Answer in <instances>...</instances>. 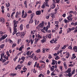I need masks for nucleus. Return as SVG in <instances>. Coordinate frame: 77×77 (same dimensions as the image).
Instances as JSON below:
<instances>
[{
  "label": "nucleus",
  "mask_w": 77,
  "mask_h": 77,
  "mask_svg": "<svg viewBox=\"0 0 77 77\" xmlns=\"http://www.w3.org/2000/svg\"><path fill=\"white\" fill-rule=\"evenodd\" d=\"M49 73H50V71H49V70H48L47 71V74H49Z\"/></svg>",
  "instance_id": "680f3d73"
},
{
  "label": "nucleus",
  "mask_w": 77,
  "mask_h": 77,
  "mask_svg": "<svg viewBox=\"0 0 77 77\" xmlns=\"http://www.w3.org/2000/svg\"><path fill=\"white\" fill-rule=\"evenodd\" d=\"M1 21H2V23H5V20L2 17L0 19V22H1Z\"/></svg>",
  "instance_id": "39448f33"
},
{
  "label": "nucleus",
  "mask_w": 77,
  "mask_h": 77,
  "mask_svg": "<svg viewBox=\"0 0 77 77\" xmlns=\"http://www.w3.org/2000/svg\"><path fill=\"white\" fill-rule=\"evenodd\" d=\"M74 29H75V27H72L71 28H69V32H71V31L73 30Z\"/></svg>",
  "instance_id": "f8f14e48"
},
{
  "label": "nucleus",
  "mask_w": 77,
  "mask_h": 77,
  "mask_svg": "<svg viewBox=\"0 0 77 77\" xmlns=\"http://www.w3.org/2000/svg\"><path fill=\"white\" fill-rule=\"evenodd\" d=\"M16 15H19V12L17 11L16 13Z\"/></svg>",
  "instance_id": "052dcab7"
},
{
  "label": "nucleus",
  "mask_w": 77,
  "mask_h": 77,
  "mask_svg": "<svg viewBox=\"0 0 77 77\" xmlns=\"http://www.w3.org/2000/svg\"><path fill=\"white\" fill-rule=\"evenodd\" d=\"M50 14H48V16H47L46 17L47 19H48V18H49V17H50Z\"/></svg>",
  "instance_id": "ea45409f"
},
{
  "label": "nucleus",
  "mask_w": 77,
  "mask_h": 77,
  "mask_svg": "<svg viewBox=\"0 0 77 77\" xmlns=\"http://www.w3.org/2000/svg\"><path fill=\"white\" fill-rule=\"evenodd\" d=\"M36 53H40L41 52V50L40 49H38L37 50H36L35 51Z\"/></svg>",
  "instance_id": "6ab92c4d"
},
{
  "label": "nucleus",
  "mask_w": 77,
  "mask_h": 77,
  "mask_svg": "<svg viewBox=\"0 0 77 77\" xmlns=\"http://www.w3.org/2000/svg\"><path fill=\"white\" fill-rule=\"evenodd\" d=\"M51 75H55V74L53 72H52L51 73Z\"/></svg>",
  "instance_id": "13d9d810"
},
{
  "label": "nucleus",
  "mask_w": 77,
  "mask_h": 77,
  "mask_svg": "<svg viewBox=\"0 0 77 77\" xmlns=\"http://www.w3.org/2000/svg\"><path fill=\"white\" fill-rule=\"evenodd\" d=\"M51 17H52V18H55V15H54V14H51Z\"/></svg>",
  "instance_id": "cd10ccee"
},
{
  "label": "nucleus",
  "mask_w": 77,
  "mask_h": 77,
  "mask_svg": "<svg viewBox=\"0 0 77 77\" xmlns=\"http://www.w3.org/2000/svg\"><path fill=\"white\" fill-rule=\"evenodd\" d=\"M72 17V15L71 14H70L69 15V17H67V19L68 20L69 19V18H71Z\"/></svg>",
  "instance_id": "b1692460"
},
{
  "label": "nucleus",
  "mask_w": 77,
  "mask_h": 77,
  "mask_svg": "<svg viewBox=\"0 0 77 77\" xmlns=\"http://www.w3.org/2000/svg\"><path fill=\"white\" fill-rule=\"evenodd\" d=\"M14 23V27H17V24H18V21H16V20H14L13 21Z\"/></svg>",
  "instance_id": "f03ea898"
},
{
  "label": "nucleus",
  "mask_w": 77,
  "mask_h": 77,
  "mask_svg": "<svg viewBox=\"0 0 77 77\" xmlns=\"http://www.w3.org/2000/svg\"><path fill=\"white\" fill-rule=\"evenodd\" d=\"M21 34H20V32H19L16 33V35L17 36H20V35Z\"/></svg>",
  "instance_id": "4be33fe9"
},
{
  "label": "nucleus",
  "mask_w": 77,
  "mask_h": 77,
  "mask_svg": "<svg viewBox=\"0 0 77 77\" xmlns=\"http://www.w3.org/2000/svg\"><path fill=\"white\" fill-rule=\"evenodd\" d=\"M30 22L31 23H32L33 22V20L32 19L31 20V18L30 19Z\"/></svg>",
  "instance_id": "a19ab883"
},
{
  "label": "nucleus",
  "mask_w": 77,
  "mask_h": 77,
  "mask_svg": "<svg viewBox=\"0 0 77 77\" xmlns=\"http://www.w3.org/2000/svg\"><path fill=\"white\" fill-rule=\"evenodd\" d=\"M71 69L70 68H69L68 69V70L66 71V77H71L72 74L71 73Z\"/></svg>",
  "instance_id": "f257e3e1"
},
{
  "label": "nucleus",
  "mask_w": 77,
  "mask_h": 77,
  "mask_svg": "<svg viewBox=\"0 0 77 77\" xmlns=\"http://www.w3.org/2000/svg\"><path fill=\"white\" fill-rule=\"evenodd\" d=\"M36 15H38L41 14V11H36Z\"/></svg>",
  "instance_id": "423d86ee"
},
{
  "label": "nucleus",
  "mask_w": 77,
  "mask_h": 77,
  "mask_svg": "<svg viewBox=\"0 0 77 77\" xmlns=\"http://www.w3.org/2000/svg\"><path fill=\"white\" fill-rule=\"evenodd\" d=\"M40 40V38L37 37H36V38H35V41H37V42H38V41H39Z\"/></svg>",
  "instance_id": "1a4fd4ad"
},
{
  "label": "nucleus",
  "mask_w": 77,
  "mask_h": 77,
  "mask_svg": "<svg viewBox=\"0 0 77 77\" xmlns=\"http://www.w3.org/2000/svg\"><path fill=\"white\" fill-rule=\"evenodd\" d=\"M75 30L74 31V33L77 32V26H76L75 28Z\"/></svg>",
  "instance_id": "aec40b11"
},
{
  "label": "nucleus",
  "mask_w": 77,
  "mask_h": 77,
  "mask_svg": "<svg viewBox=\"0 0 77 77\" xmlns=\"http://www.w3.org/2000/svg\"><path fill=\"white\" fill-rule=\"evenodd\" d=\"M34 59L35 60H38V58L36 57V56H35L34 57Z\"/></svg>",
  "instance_id": "72a5a7b5"
},
{
  "label": "nucleus",
  "mask_w": 77,
  "mask_h": 77,
  "mask_svg": "<svg viewBox=\"0 0 77 77\" xmlns=\"http://www.w3.org/2000/svg\"><path fill=\"white\" fill-rule=\"evenodd\" d=\"M42 8L43 9H44V8H45V6L44 5V4L42 6Z\"/></svg>",
  "instance_id": "a18cd8bd"
},
{
  "label": "nucleus",
  "mask_w": 77,
  "mask_h": 77,
  "mask_svg": "<svg viewBox=\"0 0 77 77\" xmlns=\"http://www.w3.org/2000/svg\"><path fill=\"white\" fill-rule=\"evenodd\" d=\"M46 32L47 33H51V31L50 30H46Z\"/></svg>",
  "instance_id": "c03bdc74"
},
{
  "label": "nucleus",
  "mask_w": 77,
  "mask_h": 77,
  "mask_svg": "<svg viewBox=\"0 0 77 77\" xmlns=\"http://www.w3.org/2000/svg\"><path fill=\"white\" fill-rule=\"evenodd\" d=\"M34 40H32V39H31L30 40V41L31 42V44H33V41H34Z\"/></svg>",
  "instance_id": "4c0bfd02"
},
{
  "label": "nucleus",
  "mask_w": 77,
  "mask_h": 77,
  "mask_svg": "<svg viewBox=\"0 0 77 77\" xmlns=\"http://www.w3.org/2000/svg\"><path fill=\"white\" fill-rule=\"evenodd\" d=\"M54 39H53V40H51L50 42L51 43V44H53V42H54Z\"/></svg>",
  "instance_id": "e433bc0d"
},
{
  "label": "nucleus",
  "mask_w": 77,
  "mask_h": 77,
  "mask_svg": "<svg viewBox=\"0 0 77 77\" xmlns=\"http://www.w3.org/2000/svg\"><path fill=\"white\" fill-rule=\"evenodd\" d=\"M51 34H50L49 35H47L46 36V38L48 37V38H51Z\"/></svg>",
  "instance_id": "9b49d317"
},
{
  "label": "nucleus",
  "mask_w": 77,
  "mask_h": 77,
  "mask_svg": "<svg viewBox=\"0 0 77 77\" xmlns=\"http://www.w3.org/2000/svg\"><path fill=\"white\" fill-rule=\"evenodd\" d=\"M24 5H26L27 4V1H25L24 2Z\"/></svg>",
  "instance_id": "0e129e2a"
},
{
  "label": "nucleus",
  "mask_w": 77,
  "mask_h": 77,
  "mask_svg": "<svg viewBox=\"0 0 77 77\" xmlns=\"http://www.w3.org/2000/svg\"><path fill=\"white\" fill-rule=\"evenodd\" d=\"M33 16H34V13H32L31 14V20H32V19H33Z\"/></svg>",
  "instance_id": "412c9836"
},
{
  "label": "nucleus",
  "mask_w": 77,
  "mask_h": 77,
  "mask_svg": "<svg viewBox=\"0 0 77 77\" xmlns=\"http://www.w3.org/2000/svg\"><path fill=\"white\" fill-rule=\"evenodd\" d=\"M16 45H17L16 43H14L12 45L13 47H15V46H16Z\"/></svg>",
  "instance_id": "8fccbe9b"
},
{
  "label": "nucleus",
  "mask_w": 77,
  "mask_h": 77,
  "mask_svg": "<svg viewBox=\"0 0 77 77\" xmlns=\"http://www.w3.org/2000/svg\"><path fill=\"white\" fill-rule=\"evenodd\" d=\"M5 45H2L0 46V48H2V47H4V46Z\"/></svg>",
  "instance_id": "de8ad7c7"
},
{
  "label": "nucleus",
  "mask_w": 77,
  "mask_h": 77,
  "mask_svg": "<svg viewBox=\"0 0 77 77\" xmlns=\"http://www.w3.org/2000/svg\"><path fill=\"white\" fill-rule=\"evenodd\" d=\"M74 66V65L70 64L69 65V66Z\"/></svg>",
  "instance_id": "bf43d9fd"
},
{
  "label": "nucleus",
  "mask_w": 77,
  "mask_h": 77,
  "mask_svg": "<svg viewBox=\"0 0 77 77\" xmlns=\"http://www.w3.org/2000/svg\"><path fill=\"white\" fill-rule=\"evenodd\" d=\"M29 53H30L29 51H28L26 53V54H27V56H29Z\"/></svg>",
  "instance_id": "49530a36"
},
{
  "label": "nucleus",
  "mask_w": 77,
  "mask_h": 77,
  "mask_svg": "<svg viewBox=\"0 0 77 77\" xmlns=\"http://www.w3.org/2000/svg\"><path fill=\"white\" fill-rule=\"evenodd\" d=\"M60 63H61V61L60 60L59 61H58V65H59V64H60Z\"/></svg>",
  "instance_id": "69168bd1"
},
{
  "label": "nucleus",
  "mask_w": 77,
  "mask_h": 77,
  "mask_svg": "<svg viewBox=\"0 0 77 77\" xmlns=\"http://www.w3.org/2000/svg\"><path fill=\"white\" fill-rule=\"evenodd\" d=\"M42 43H44V42H46V38H44L43 40H41Z\"/></svg>",
  "instance_id": "ddd939ff"
},
{
  "label": "nucleus",
  "mask_w": 77,
  "mask_h": 77,
  "mask_svg": "<svg viewBox=\"0 0 77 77\" xmlns=\"http://www.w3.org/2000/svg\"><path fill=\"white\" fill-rule=\"evenodd\" d=\"M66 45H64V46L62 47V49L64 50V49H65V48H66Z\"/></svg>",
  "instance_id": "473e14b6"
},
{
  "label": "nucleus",
  "mask_w": 77,
  "mask_h": 77,
  "mask_svg": "<svg viewBox=\"0 0 77 77\" xmlns=\"http://www.w3.org/2000/svg\"><path fill=\"white\" fill-rule=\"evenodd\" d=\"M26 27L27 29H29V24H28L26 26Z\"/></svg>",
  "instance_id": "09e8293b"
},
{
  "label": "nucleus",
  "mask_w": 77,
  "mask_h": 77,
  "mask_svg": "<svg viewBox=\"0 0 77 77\" xmlns=\"http://www.w3.org/2000/svg\"><path fill=\"white\" fill-rule=\"evenodd\" d=\"M1 59H0V61H3V57H1Z\"/></svg>",
  "instance_id": "338daca9"
},
{
  "label": "nucleus",
  "mask_w": 77,
  "mask_h": 77,
  "mask_svg": "<svg viewBox=\"0 0 77 77\" xmlns=\"http://www.w3.org/2000/svg\"><path fill=\"white\" fill-rule=\"evenodd\" d=\"M23 25L22 24L20 26V30H22L23 29Z\"/></svg>",
  "instance_id": "dca6fc26"
},
{
  "label": "nucleus",
  "mask_w": 77,
  "mask_h": 77,
  "mask_svg": "<svg viewBox=\"0 0 77 77\" xmlns=\"http://www.w3.org/2000/svg\"><path fill=\"white\" fill-rule=\"evenodd\" d=\"M17 30H14V31L13 33V35H14L15 33H17Z\"/></svg>",
  "instance_id": "c85d7f7f"
},
{
  "label": "nucleus",
  "mask_w": 77,
  "mask_h": 77,
  "mask_svg": "<svg viewBox=\"0 0 77 77\" xmlns=\"http://www.w3.org/2000/svg\"><path fill=\"white\" fill-rule=\"evenodd\" d=\"M54 66H52L51 69V71H53V70H54Z\"/></svg>",
  "instance_id": "c756f323"
},
{
  "label": "nucleus",
  "mask_w": 77,
  "mask_h": 77,
  "mask_svg": "<svg viewBox=\"0 0 77 77\" xmlns=\"http://www.w3.org/2000/svg\"><path fill=\"white\" fill-rule=\"evenodd\" d=\"M8 63H9V61H7V62L5 63L4 64L6 65H7Z\"/></svg>",
  "instance_id": "e2e57ef3"
},
{
  "label": "nucleus",
  "mask_w": 77,
  "mask_h": 77,
  "mask_svg": "<svg viewBox=\"0 0 77 77\" xmlns=\"http://www.w3.org/2000/svg\"><path fill=\"white\" fill-rule=\"evenodd\" d=\"M4 56H5V53L4 52H3L1 54V57H3Z\"/></svg>",
  "instance_id": "393cba45"
},
{
  "label": "nucleus",
  "mask_w": 77,
  "mask_h": 77,
  "mask_svg": "<svg viewBox=\"0 0 77 77\" xmlns=\"http://www.w3.org/2000/svg\"><path fill=\"white\" fill-rule=\"evenodd\" d=\"M7 36H8V35H5L1 37H0V41H2V40L5 39V38H6Z\"/></svg>",
  "instance_id": "7ed1b4c3"
},
{
  "label": "nucleus",
  "mask_w": 77,
  "mask_h": 77,
  "mask_svg": "<svg viewBox=\"0 0 77 77\" xmlns=\"http://www.w3.org/2000/svg\"><path fill=\"white\" fill-rule=\"evenodd\" d=\"M45 5L46 6H48V7H49V5H48V2H46Z\"/></svg>",
  "instance_id": "a878e982"
},
{
  "label": "nucleus",
  "mask_w": 77,
  "mask_h": 77,
  "mask_svg": "<svg viewBox=\"0 0 77 77\" xmlns=\"http://www.w3.org/2000/svg\"><path fill=\"white\" fill-rule=\"evenodd\" d=\"M27 14H23L22 15V17L23 18H26V17H27Z\"/></svg>",
  "instance_id": "2eb2a0df"
},
{
  "label": "nucleus",
  "mask_w": 77,
  "mask_h": 77,
  "mask_svg": "<svg viewBox=\"0 0 77 77\" xmlns=\"http://www.w3.org/2000/svg\"><path fill=\"white\" fill-rule=\"evenodd\" d=\"M34 54H35L33 53L32 54V55L31 56V58H33V57Z\"/></svg>",
  "instance_id": "79ce46f5"
},
{
  "label": "nucleus",
  "mask_w": 77,
  "mask_h": 77,
  "mask_svg": "<svg viewBox=\"0 0 77 77\" xmlns=\"http://www.w3.org/2000/svg\"><path fill=\"white\" fill-rule=\"evenodd\" d=\"M48 58H49V59H51V58H52V57H51V55L50 54H49Z\"/></svg>",
  "instance_id": "37998d69"
},
{
  "label": "nucleus",
  "mask_w": 77,
  "mask_h": 77,
  "mask_svg": "<svg viewBox=\"0 0 77 77\" xmlns=\"http://www.w3.org/2000/svg\"><path fill=\"white\" fill-rule=\"evenodd\" d=\"M75 56V54H74L72 55V56L74 58H75L76 57V56Z\"/></svg>",
  "instance_id": "5fc2aeb1"
},
{
  "label": "nucleus",
  "mask_w": 77,
  "mask_h": 77,
  "mask_svg": "<svg viewBox=\"0 0 77 77\" xmlns=\"http://www.w3.org/2000/svg\"><path fill=\"white\" fill-rule=\"evenodd\" d=\"M55 7H56V6L54 4H53V5H51V7L52 9H54Z\"/></svg>",
  "instance_id": "4468645a"
},
{
  "label": "nucleus",
  "mask_w": 77,
  "mask_h": 77,
  "mask_svg": "<svg viewBox=\"0 0 77 77\" xmlns=\"http://www.w3.org/2000/svg\"><path fill=\"white\" fill-rule=\"evenodd\" d=\"M69 54V52L67 53V54H68V56H66V57L67 59H68V58L70 56V54Z\"/></svg>",
  "instance_id": "f704fd0d"
},
{
  "label": "nucleus",
  "mask_w": 77,
  "mask_h": 77,
  "mask_svg": "<svg viewBox=\"0 0 77 77\" xmlns=\"http://www.w3.org/2000/svg\"><path fill=\"white\" fill-rule=\"evenodd\" d=\"M71 25L75 26H77V22H76L75 23H74L73 22H72V23H71Z\"/></svg>",
  "instance_id": "6e6552de"
},
{
  "label": "nucleus",
  "mask_w": 77,
  "mask_h": 77,
  "mask_svg": "<svg viewBox=\"0 0 77 77\" xmlns=\"http://www.w3.org/2000/svg\"><path fill=\"white\" fill-rule=\"evenodd\" d=\"M7 16L9 18H10V14H7Z\"/></svg>",
  "instance_id": "774afa93"
},
{
  "label": "nucleus",
  "mask_w": 77,
  "mask_h": 77,
  "mask_svg": "<svg viewBox=\"0 0 77 77\" xmlns=\"http://www.w3.org/2000/svg\"><path fill=\"white\" fill-rule=\"evenodd\" d=\"M44 22H42L41 23H40V24L38 25V27H41V28H43V27H44Z\"/></svg>",
  "instance_id": "20e7f679"
},
{
  "label": "nucleus",
  "mask_w": 77,
  "mask_h": 77,
  "mask_svg": "<svg viewBox=\"0 0 77 77\" xmlns=\"http://www.w3.org/2000/svg\"><path fill=\"white\" fill-rule=\"evenodd\" d=\"M55 62V60H52V65H55V64H56V63Z\"/></svg>",
  "instance_id": "5701e85b"
},
{
  "label": "nucleus",
  "mask_w": 77,
  "mask_h": 77,
  "mask_svg": "<svg viewBox=\"0 0 77 77\" xmlns=\"http://www.w3.org/2000/svg\"><path fill=\"white\" fill-rule=\"evenodd\" d=\"M16 18H19L20 17L18 15H16Z\"/></svg>",
  "instance_id": "3c124183"
},
{
  "label": "nucleus",
  "mask_w": 77,
  "mask_h": 77,
  "mask_svg": "<svg viewBox=\"0 0 77 77\" xmlns=\"http://www.w3.org/2000/svg\"><path fill=\"white\" fill-rule=\"evenodd\" d=\"M21 35L22 36V38H24V35H25V33H24V32H21Z\"/></svg>",
  "instance_id": "f3484780"
},
{
  "label": "nucleus",
  "mask_w": 77,
  "mask_h": 77,
  "mask_svg": "<svg viewBox=\"0 0 77 77\" xmlns=\"http://www.w3.org/2000/svg\"><path fill=\"white\" fill-rule=\"evenodd\" d=\"M68 48H69V49H70V50H72V46H71L69 47Z\"/></svg>",
  "instance_id": "864d4df0"
},
{
  "label": "nucleus",
  "mask_w": 77,
  "mask_h": 77,
  "mask_svg": "<svg viewBox=\"0 0 77 77\" xmlns=\"http://www.w3.org/2000/svg\"><path fill=\"white\" fill-rule=\"evenodd\" d=\"M28 14H32V11L30 10H29L28 11Z\"/></svg>",
  "instance_id": "58836bf2"
},
{
  "label": "nucleus",
  "mask_w": 77,
  "mask_h": 77,
  "mask_svg": "<svg viewBox=\"0 0 77 77\" xmlns=\"http://www.w3.org/2000/svg\"><path fill=\"white\" fill-rule=\"evenodd\" d=\"M35 36L36 37H38V38H42V37H41V36L40 35L38 34V35H35Z\"/></svg>",
  "instance_id": "a211bd4d"
},
{
  "label": "nucleus",
  "mask_w": 77,
  "mask_h": 77,
  "mask_svg": "<svg viewBox=\"0 0 77 77\" xmlns=\"http://www.w3.org/2000/svg\"><path fill=\"white\" fill-rule=\"evenodd\" d=\"M7 55L9 57L10 56V54H9V51H7Z\"/></svg>",
  "instance_id": "c9c22d12"
},
{
  "label": "nucleus",
  "mask_w": 77,
  "mask_h": 77,
  "mask_svg": "<svg viewBox=\"0 0 77 77\" xmlns=\"http://www.w3.org/2000/svg\"><path fill=\"white\" fill-rule=\"evenodd\" d=\"M65 23H68V20H66L65 19L64 20Z\"/></svg>",
  "instance_id": "6e6d98bb"
},
{
  "label": "nucleus",
  "mask_w": 77,
  "mask_h": 77,
  "mask_svg": "<svg viewBox=\"0 0 77 77\" xmlns=\"http://www.w3.org/2000/svg\"><path fill=\"white\" fill-rule=\"evenodd\" d=\"M73 50L75 52H77V46H75L73 48Z\"/></svg>",
  "instance_id": "9d476101"
},
{
  "label": "nucleus",
  "mask_w": 77,
  "mask_h": 77,
  "mask_svg": "<svg viewBox=\"0 0 77 77\" xmlns=\"http://www.w3.org/2000/svg\"><path fill=\"white\" fill-rule=\"evenodd\" d=\"M32 64V62L29 61L28 63V65H30Z\"/></svg>",
  "instance_id": "603ef678"
},
{
  "label": "nucleus",
  "mask_w": 77,
  "mask_h": 77,
  "mask_svg": "<svg viewBox=\"0 0 77 77\" xmlns=\"http://www.w3.org/2000/svg\"><path fill=\"white\" fill-rule=\"evenodd\" d=\"M62 16L63 17H66V14H63L62 15Z\"/></svg>",
  "instance_id": "4d7b16f0"
},
{
  "label": "nucleus",
  "mask_w": 77,
  "mask_h": 77,
  "mask_svg": "<svg viewBox=\"0 0 77 77\" xmlns=\"http://www.w3.org/2000/svg\"><path fill=\"white\" fill-rule=\"evenodd\" d=\"M6 6L7 8H8V7H9L10 6V4H9V3H8V4H7V3L6 4Z\"/></svg>",
  "instance_id": "7c9ffc66"
},
{
  "label": "nucleus",
  "mask_w": 77,
  "mask_h": 77,
  "mask_svg": "<svg viewBox=\"0 0 77 77\" xmlns=\"http://www.w3.org/2000/svg\"><path fill=\"white\" fill-rule=\"evenodd\" d=\"M64 66H65V68L66 69V68H67V66H66V63H64Z\"/></svg>",
  "instance_id": "bb28decb"
},
{
  "label": "nucleus",
  "mask_w": 77,
  "mask_h": 77,
  "mask_svg": "<svg viewBox=\"0 0 77 77\" xmlns=\"http://www.w3.org/2000/svg\"><path fill=\"white\" fill-rule=\"evenodd\" d=\"M72 18H69V19H68V22H69L70 21H72Z\"/></svg>",
  "instance_id": "2f4dec72"
},
{
  "label": "nucleus",
  "mask_w": 77,
  "mask_h": 77,
  "mask_svg": "<svg viewBox=\"0 0 77 77\" xmlns=\"http://www.w3.org/2000/svg\"><path fill=\"white\" fill-rule=\"evenodd\" d=\"M26 59V57H22L21 58V59L20 58L19 59V61H18V62H19V61H20V60H21V59L23 61H24V59Z\"/></svg>",
  "instance_id": "0eeeda50"
}]
</instances>
